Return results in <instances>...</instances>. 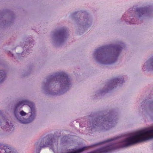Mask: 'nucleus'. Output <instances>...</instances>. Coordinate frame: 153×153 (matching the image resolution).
<instances>
[{
    "label": "nucleus",
    "instance_id": "1",
    "mask_svg": "<svg viewBox=\"0 0 153 153\" xmlns=\"http://www.w3.org/2000/svg\"><path fill=\"white\" fill-rule=\"evenodd\" d=\"M28 105L30 108L31 111V114L29 117L27 119H25V120H20L23 123H30L34 119L35 117V113L34 108V104L27 100H23L19 102L17 104L16 108L19 107L21 105Z\"/></svg>",
    "mask_w": 153,
    "mask_h": 153
},
{
    "label": "nucleus",
    "instance_id": "2",
    "mask_svg": "<svg viewBox=\"0 0 153 153\" xmlns=\"http://www.w3.org/2000/svg\"><path fill=\"white\" fill-rule=\"evenodd\" d=\"M55 77L58 79L60 78V82H63V85L65 87H68L69 85H70V81L68 76L64 72H60L57 74L56 75Z\"/></svg>",
    "mask_w": 153,
    "mask_h": 153
},
{
    "label": "nucleus",
    "instance_id": "3",
    "mask_svg": "<svg viewBox=\"0 0 153 153\" xmlns=\"http://www.w3.org/2000/svg\"><path fill=\"white\" fill-rule=\"evenodd\" d=\"M3 147V149H0L2 152H4V153H14L12 151L11 147H9L7 146H4Z\"/></svg>",
    "mask_w": 153,
    "mask_h": 153
},
{
    "label": "nucleus",
    "instance_id": "4",
    "mask_svg": "<svg viewBox=\"0 0 153 153\" xmlns=\"http://www.w3.org/2000/svg\"><path fill=\"white\" fill-rule=\"evenodd\" d=\"M53 139H50V140H49V141L47 143H45V145H44L43 146H40V148H42V147H45V146H48L49 145H52L53 143Z\"/></svg>",
    "mask_w": 153,
    "mask_h": 153
},
{
    "label": "nucleus",
    "instance_id": "5",
    "mask_svg": "<svg viewBox=\"0 0 153 153\" xmlns=\"http://www.w3.org/2000/svg\"><path fill=\"white\" fill-rule=\"evenodd\" d=\"M0 76H1V78H2V79L1 81H2L6 77V74L4 71L0 70Z\"/></svg>",
    "mask_w": 153,
    "mask_h": 153
},
{
    "label": "nucleus",
    "instance_id": "6",
    "mask_svg": "<svg viewBox=\"0 0 153 153\" xmlns=\"http://www.w3.org/2000/svg\"><path fill=\"white\" fill-rule=\"evenodd\" d=\"M113 83H116V84L117 83H122L123 82V80L122 79V78L121 79H115L113 80Z\"/></svg>",
    "mask_w": 153,
    "mask_h": 153
},
{
    "label": "nucleus",
    "instance_id": "7",
    "mask_svg": "<svg viewBox=\"0 0 153 153\" xmlns=\"http://www.w3.org/2000/svg\"><path fill=\"white\" fill-rule=\"evenodd\" d=\"M137 11L140 12L142 14H143L144 13V9L143 8H140L137 10Z\"/></svg>",
    "mask_w": 153,
    "mask_h": 153
},
{
    "label": "nucleus",
    "instance_id": "8",
    "mask_svg": "<svg viewBox=\"0 0 153 153\" xmlns=\"http://www.w3.org/2000/svg\"><path fill=\"white\" fill-rule=\"evenodd\" d=\"M66 31L64 29H63V30H62L61 31H60L59 33V34L60 35H63L64 34V33Z\"/></svg>",
    "mask_w": 153,
    "mask_h": 153
},
{
    "label": "nucleus",
    "instance_id": "9",
    "mask_svg": "<svg viewBox=\"0 0 153 153\" xmlns=\"http://www.w3.org/2000/svg\"><path fill=\"white\" fill-rule=\"evenodd\" d=\"M20 114L22 116H25L26 115V113L24 112L23 111H22L20 112Z\"/></svg>",
    "mask_w": 153,
    "mask_h": 153
},
{
    "label": "nucleus",
    "instance_id": "10",
    "mask_svg": "<svg viewBox=\"0 0 153 153\" xmlns=\"http://www.w3.org/2000/svg\"><path fill=\"white\" fill-rule=\"evenodd\" d=\"M103 49V48H99V49H98L96 50V52L97 53H100V52Z\"/></svg>",
    "mask_w": 153,
    "mask_h": 153
},
{
    "label": "nucleus",
    "instance_id": "11",
    "mask_svg": "<svg viewBox=\"0 0 153 153\" xmlns=\"http://www.w3.org/2000/svg\"><path fill=\"white\" fill-rule=\"evenodd\" d=\"M113 140V139H109V140H107L106 141H104L103 142H101L100 143V144H101V143H105L106 142H108L110 141H112Z\"/></svg>",
    "mask_w": 153,
    "mask_h": 153
},
{
    "label": "nucleus",
    "instance_id": "12",
    "mask_svg": "<svg viewBox=\"0 0 153 153\" xmlns=\"http://www.w3.org/2000/svg\"><path fill=\"white\" fill-rule=\"evenodd\" d=\"M121 48H122L121 47L119 48L118 47H117V48H116V51H118L120 50H121Z\"/></svg>",
    "mask_w": 153,
    "mask_h": 153
},
{
    "label": "nucleus",
    "instance_id": "13",
    "mask_svg": "<svg viewBox=\"0 0 153 153\" xmlns=\"http://www.w3.org/2000/svg\"><path fill=\"white\" fill-rule=\"evenodd\" d=\"M9 124V123L8 122L7 123V125Z\"/></svg>",
    "mask_w": 153,
    "mask_h": 153
}]
</instances>
